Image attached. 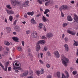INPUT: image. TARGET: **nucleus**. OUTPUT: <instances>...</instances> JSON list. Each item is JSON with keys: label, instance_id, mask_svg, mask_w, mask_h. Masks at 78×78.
<instances>
[{"label": "nucleus", "instance_id": "obj_1", "mask_svg": "<svg viewBox=\"0 0 78 78\" xmlns=\"http://www.w3.org/2000/svg\"><path fill=\"white\" fill-rule=\"evenodd\" d=\"M61 60L63 64L66 67L67 66V63L69 62V59L66 58L64 55H61Z\"/></svg>", "mask_w": 78, "mask_h": 78}, {"label": "nucleus", "instance_id": "obj_2", "mask_svg": "<svg viewBox=\"0 0 78 78\" xmlns=\"http://www.w3.org/2000/svg\"><path fill=\"white\" fill-rule=\"evenodd\" d=\"M41 44L42 45H44V44H45V41L44 40H40L37 42V44H36V50L37 51H38L40 50L41 49V46L39 44Z\"/></svg>", "mask_w": 78, "mask_h": 78}, {"label": "nucleus", "instance_id": "obj_3", "mask_svg": "<svg viewBox=\"0 0 78 78\" xmlns=\"http://www.w3.org/2000/svg\"><path fill=\"white\" fill-rule=\"evenodd\" d=\"M10 2H11V5L13 6H16V5L20 4V2H19L17 0H10Z\"/></svg>", "mask_w": 78, "mask_h": 78}, {"label": "nucleus", "instance_id": "obj_4", "mask_svg": "<svg viewBox=\"0 0 78 78\" xmlns=\"http://www.w3.org/2000/svg\"><path fill=\"white\" fill-rule=\"evenodd\" d=\"M68 9V6L66 5H63L59 8V9L62 11V9L63 10H66Z\"/></svg>", "mask_w": 78, "mask_h": 78}, {"label": "nucleus", "instance_id": "obj_5", "mask_svg": "<svg viewBox=\"0 0 78 78\" xmlns=\"http://www.w3.org/2000/svg\"><path fill=\"white\" fill-rule=\"evenodd\" d=\"M0 66L2 67L3 69L4 70V71H5V72H6L7 71V69H8V67L7 66H5V67H4V66L2 65V64L1 62H0Z\"/></svg>", "mask_w": 78, "mask_h": 78}, {"label": "nucleus", "instance_id": "obj_6", "mask_svg": "<svg viewBox=\"0 0 78 78\" xmlns=\"http://www.w3.org/2000/svg\"><path fill=\"white\" fill-rule=\"evenodd\" d=\"M54 54L55 56H56L57 58H59V53L58 51H56L54 52Z\"/></svg>", "mask_w": 78, "mask_h": 78}, {"label": "nucleus", "instance_id": "obj_7", "mask_svg": "<svg viewBox=\"0 0 78 78\" xmlns=\"http://www.w3.org/2000/svg\"><path fill=\"white\" fill-rule=\"evenodd\" d=\"M28 75V72H25L23 73L20 74V76L21 77H23V76H27Z\"/></svg>", "mask_w": 78, "mask_h": 78}, {"label": "nucleus", "instance_id": "obj_8", "mask_svg": "<svg viewBox=\"0 0 78 78\" xmlns=\"http://www.w3.org/2000/svg\"><path fill=\"white\" fill-rule=\"evenodd\" d=\"M29 2H30L28 1H25L23 3V5H24V6L23 5V6H24V7H26V6L27 7V6H28V3H29Z\"/></svg>", "mask_w": 78, "mask_h": 78}, {"label": "nucleus", "instance_id": "obj_9", "mask_svg": "<svg viewBox=\"0 0 78 78\" xmlns=\"http://www.w3.org/2000/svg\"><path fill=\"white\" fill-rule=\"evenodd\" d=\"M46 37H47L48 39L51 37H53V35L52 33H48L46 35Z\"/></svg>", "mask_w": 78, "mask_h": 78}, {"label": "nucleus", "instance_id": "obj_10", "mask_svg": "<svg viewBox=\"0 0 78 78\" xmlns=\"http://www.w3.org/2000/svg\"><path fill=\"white\" fill-rule=\"evenodd\" d=\"M6 11L8 14L11 15L14 14V12L12 10L9 11L8 10H6Z\"/></svg>", "mask_w": 78, "mask_h": 78}, {"label": "nucleus", "instance_id": "obj_11", "mask_svg": "<svg viewBox=\"0 0 78 78\" xmlns=\"http://www.w3.org/2000/svg\"><path fill=\"white\" fill-rule=\"evenodd\" d=\"M67 20L68 21H70V22H72L73 20V19L72 18L71 16L69 15L67 17Z\"/></svg>", "mask_w": 78, "mask_h": 78}, {"label": "nucleus", "instance_id": "obj_12", "mask_svg": "<svg viewBox=\"0 0 78 78\" xmlns=\"http://www.w3.org/2000/svg\"><path fill=\"white\" fill-rule=\"evenodd\" d=\"M37 34L36 32H33L32 34V37L33 38H35L37 37Z\"/></svg>", "mask_w": 78, "mask_h": 78}, {"label": "nucleus", "instance_id": "obj_13", "mask_svg": "<svg viewBox=\"0 0 78 78\" xmlns=\"http://www.w3.org/2000/svg\"><path fill=\"white\" fill-rule=\"evenodd\" d=\"M42 20L44 22H48V21H49V20L45 18L44 16H43Z\"/></svg>", "mask_w": 78, "mask_h": 78}, {"label": "nucleus", "instance_id": "obj_14", "mask_svg": "<svg viewBox=\"0 0 78 78\" xmlns=\"http://www.w3.org/2000/svg\"><path fill=\"white\" fill-rule=\"evenodd\" d=\"M74 20L75 22H77L78 23V16L76 15V14L74 15Z\"/></svg>", "mask_w": 78, "mask_h": 78}, {"label": "nucleus", "instance_id": "obj_15", "mask_svg": "<svg viewBox=\"0 0 78 78\" xmlns=\"http://www.w3.org/2000/svg\"><path fill=\"white\" fill-rule=\"evenodd\" d=\"M37 2L39 3L41 5L42 4V2H45V1H48V0H37Z\"/></svg>", "mask_w": 78, "mask_h": 78}, {"label": "nucleus", "instance_id": "obj_16", "mask_svg": "<svg viewBox=\"0 0 78 78\" xmlns=\"http://www.w3.org/2000/svg\"><path fill=\"white\" fill-rule=\"evenodd\" d=\"M64 47L65 48V51H67L69 50V48L68 46V45L66 44H65V45H64Z\"/></svg>", "mask_w": 78, "mask_h": 78}, {"label": "nucleus", "instance_id": "obj_17", "mask_svg": "<svg viewBox=\"0 0 78 78\" xmlns=\"http://www.w3.org/2000/svg\"><path fill=\"white\" fill-rule=\"evenodd\" d=\"M67 32L68 33H69V34H72L73 36H74V35H75V33L73 32V31H71L69 30H68L67 31Z\"/></svg>", "mask_w": 78, "mask_h": 78}, {"label": "nucleus", "instance_id": "obj_18", "mask_svg": "<svg viewBox=\"0 0 78 78\" xmlns=\"http://www.w3.org/2000/svg\"><path fill=\"white\" fill-rule=\"evenodd\" d=\"M12 39L13 40V41H15V42H19V38L14 37H12Z\"/></svg>", "mask_w": 78, "mask_h": 78}, {"label": "nucleus", "instance_id": "obj_19", "mask_svg": "<svg viewBox=\"0 0 78 78\" xmlns=\"http://www.w3.org/2000/svg\"><path fill=\"white\" fill-rule=\"evenodd\" d=\"M13 69H14V70H16V69H17V70H20L21 69V68L20 67H16V66H15L14 64H13Z\"/></svg>", "mask_w": 78, "mask_h": 78}, {"label": "nucleus", "instance_id": "obj_20", "mask_svg": "<svg viewBox=\"0 0 78 78\" xmlns=\"http://www.w3.org/2000/svg\"><path fill=\"white\" fill-rule=\"evenodd\" d=\"M19 58H25V55H24V54L22 53L20 55V56L19 57Z\"/></svg>", "mask_w": 78, "mask_h": 78}, {"label": "nucleus", "instance_id": "obj_21", "mask_svg": "<svg viewBox=\"0 0 78 78\" xmlns=\"http://www.w3.org/2000/svg\"><path fill=\"white\" fill-rule=\"evenodd\" d=\"M6 30L7 33H10L11 31V28L9 27H7L6 28Z\"/></svg>", "mask_w": 78, "mask_h": 78}, {"label": "nucleus", "instance_id": "obj_22", "mask_svg": "<svg viewBox=\"0 0 78 78\" xmlns=\"http://www.w3.org/2000/svg\"><path fill=\"white\" fill-rule=\"evenodd\" d=\"M56 75L58 78H60L61 77V72H58L56 73Z\"/></svg>", "mask_w": 78, "mask_h": 78}, {"label": "nucleus", "instance_id": "obj_23", "mask_svg": "<svg viewBox=\"0 0 78 78\" xmlns=\"http://www.w3.org/2000/svg\"><path fill=\"white\" fill-rule=\"evenodd\" d=\"M31 23H32L33 24H36V22L35 20H34V18H33L31 20Z\"/></svg>", "mask_w": 78, "mask_h": 78}, {"label": "nucleus", "instance_id": "obj_24", "mask_svg": "<svg viewBox=\"0 0 78 78\" xmlns=\"http://www.w3.org/2000/svg\"><path fill=\"white\" fill-rule=\"evenodd\" d=\"M49 12H50V10L48 9H46L45 10L44 14H47V13Z\"/></svg>", "mask_w": 78, "mask_h": 78}, {"label": "nucleus", "instance_id": "obj_25", "mask_svg": "<svg viewBox=\"0 0 78 78\" xmlns=\"http://www.w3.org/2000/svg\"><path fill=\"white\" fill-rule=\"evenodd\" d=\"M28 51L29 52V55L30 56H32V55H31V53L30 51L31 49H30V48H29L28 49Z\"/></svg>", "mask_w": 78, "mask_h": 78}, {"label": "nucleus", "instance_id": "obj_26", "mask_svg": "<svg viewBox=\"0 0 78 78\" xmlns=\"http://www.w3.org/2000/svg\"><path fill=\"white\" fill-rule=\"evenodd\" d=\"M50 1H49L48 2H47L45 3V5L46 6H48L49 5H50Z\"/></svg>", "mask_w": 78, "mask_h": 78}, {"label": "nucleus", "instance_id": "obj_27", "mask_svg": "<svg viewBox=\"0 0 78 78\" xmlns=\"http://www.w3.org/2000/svg\"><path fill=\"white\" fill-rule=\"evenodd\" d=\"M27 14L29 15H30L31 16H33L34 14V12H28Z\"/></svg>", "mask_w": 78, "mask_h": 78}, {"label": "nucleus", "instance_id": "obj_28", "mask_svg": "<svg viewBox=\"0 0 78 78\" xmlns=\"http://www.w3.org/2000/svg\"><path fill=\"white\" fill-rule=\"evenodd\" d=\"M42 26H43V24L42 23H40L39 24V28L42 29Z\"/></svg>", "mask_w": 78, "mask_h": 78}, {"label": "nucleus", "instance_id": "obj_29", "mask_svg": "<svg viewBox=\"0 0 78 78\" xmlns=\"http://www.w3.org/2000/svg\"><path fill=\"white\" fill-rule=\"evenodd\" d=\"M69 24L68 23H64L62 24V26L64 28V27H67V25H68Z\"/></svg>", "mask_w": 78, "mask_h": 78}, {"label": "nucleus", "instance_id": "obj_30", "mask_svg": "<svg viewBox=\"0 0 78 78\" xmlns=\"http://www.w3.org/2000/svg\"><path fill=\"white\" fill-rule=\"evenodd\" d=\"M17 49L18 50V51H20L22 50V48L21 47H17Z\"/></svg>", "mask_w": 78, "mask_h": 78}, {"label": "nucleus", "instance_id": "obj_31", "mask_svg": "<svg viewBox=\"0 0 78 78\" xmlns=\"http://www.w3.org/2000/svg\"><path fill=\"white\" fill-rule=\"evenodd\" d=\"M4 44L6 45H7L8 46H9L10 45V43L8 41H5Z\"/></svg>", "mask_w": 78, "mask_h": 78}, {"label": "nucleus", "instance_id": "obj_32", "mask_svg": "<svg viewBox=\"0 0 78 78\" xmlns=\"http://www.w3.org/2000/svg\"><path fill=\"white\" fill-rule=\"evenodd\" d=\"M6 8L8 9H12V7H11V5H6Z\"/></svg>", "mask_w": 78, "mask_h": 78}, {"label": "nucleus", "instance_id": "obj_33", "mask_svg": "<svg viewBox=\"0 0 78 78\" xmlns=\"http://www.w3.org/2000/svg\"><path fill=\"white\" fill-rule=\"evenodd\" d=\"M44 69H41V74H44Z\"/></svg>", "mask_w": 78, "mask_h": 78}, {"label": "nucleus", "instance_id": "obj_34", "mask_svg": "<svg viewBox=\"0 0 78 78\" xmlns=\"http://www.w3.org/2000/svg\"><path fill=\"white\" fill-rule=\"evenodd\" d=\"M46 55L48 56H51V53H50V52L48 51Z\"/></svg>", "mask_w": 78, "mask_h": 78}, {"label": "nucleus", "instance_id": "obj_35", "mask_svg": "<svg viewBox=\"0 0 78 78\" xmlns=\"http://www.w3.org/2000/svg\"><path fill=\"white\" fill-rule=\"evenodd\" d=\"M15 65L16 66H19V62H17L15 63Z\"/></svg>", "mask_w": 78, "mask_h": 78}, {"label": "nucleus", "instance_id": "obj_36", "mask_svg": "<svg viewBox=\"0 0 78 78\" xmlns=\"http://www.w3.org/2000/svg\"><path fill=\"white\" fill-rule=\"evenodd\" d=\"M65 41L66 42H68L69 41V38L67 37H65L64 39Z\"/></svg>", "mask_w": 78, "mask_h": 78}, {"label": "nucleus", "instance_id": "obj_37", "mask_svg": "<svg viewBox=\"0 0 78 78\" xmlns=\"http://www.w3.org/2000/svg\"><path fill=\"white\" fill-rule=\"evenodd\" d=\"M26 33L27 34H29L31 33L30 30H28L26 31Z\"/></svg>", "mask_w": 78, "mask_h": 78}, {"label": "nucleus", "instance_id": "obj_38", "mask_svg": "<svg viewBox=\"0 0 78 78\" xmlns=\"http://www.w3.org/2000/svg\"><path fill=\"white\" fill-rule=\"evenodd\" d=\"M36 73L37 75L39 76V74H40V71H36Z\"/></svg>", "mask_w": 78, "mask_h": 78}, {"label": "nucleus", "instance_id": "obj_39", "mask_svg": "<svg viewBox=\"0 0 78 78\" xmlns=\"http://www.w3.org/2000/svg\"><path fill=\"white\" fill-rule=\"evenodd\" d=\"M9 20L11 22H12V16H10L9 17Z\"/></svg>", "mask_w": 78, "mask_h": 78}, {"label": "nucleus", "instance_id": "obj_40", "mask_svg": "<svg viewBox=\"0 0 78 78\" xmlns=\"http://www.w3.org/2000/svg\"><path fill=\"white\" fill-rule=\"evenodd\" d=\"M62 78H66V76L64 75V73H62Z\"/></svg>", "mask_w": 78, "mask_h": 78}, {"label": "nucleus", "instance_id": "obj_41", "mask_svg": "<svg viewBox=\"0 0 78 78\" xmlns=\"http://www.w3.org/2000/svg\"><path fill=\"white\" fill-rule=\"evenodd\" d=\"M77 71H74L73 72V75H76V74H77Z\"/></svg>", "mask_w": 78, "mask_h": 78}, {"label": "nucleus", "instance_id": "obj_42", "mask_svg": "<svg viewBox=\"0 0 78 78\" xmlns=\"http://www.w3.org/2000/svg\"><path fill=\"white\" fill-rule=\"evenodd\" d=\"M61 12V16L62 17H64V14L62 13V10H60Z\"/></svg>", "mask_w": 78, "mask_h": 78}, {"label": "nucleus", "instance_id": "obj_43", "mask_svg": "<svg viewBox=\"0 0 78 78\" xmlns=\"http://www.w3.org/2000/svg\"><path fill=\"white\" fill-rule=\"evenodd\" d=\"M9 64V62H6L5 64V67H8V65Z\"/></svg>", "mask_w": 78, "mask_h": 78}, {"label": "nucleus", "instance_id": "obj_44", "mask_svg": "<svg viewBox=\"0 0 78 78\" xmlns=\"http://www.w3.org/2000/svg\"><path fill=\"white\" fill-rule=\"evenodd\" d=\"M46 67L47 68H50V64L48 63H47L46 64Z\"/></svg>", "mask_w": 78, "mask_h": 78}, {"label": "nucleus", "instance_id": "obj_45", "mask_svg": "<svg viewBox=\"0 0 78 78\" xmlns=\"http://www.w3.org/2000/svg\"><path fill=\"white\" fill-rule=\"evenodd\" d=\"M74 44L75 46H78V43L76 42L75 41H74Z\"/></svg>", "mask_w": 78, "mask_h": 78}, {"label": "nucleus", "instance_id": "obj_46", "mask_svg": "<svg viewBox=\"0 0 78 78\" xmlns=\"http://www.w3.org/2000/svg\"><path fill=\"white\" fill-rule=\"evenodd\" d=\"M19 27L18 26H16L14 27V29H15V30H17V29Z\"/></svg>", "mask_w": 78, "mask_h": 78}, {"label": "nucleus", "instance_id": "obj_47", "mask_svg": "<svg viewBox=\"0 0 78 78\" xmlns=\"http://www.w3.org/2000/svg\"><path fill=\"white\" fill-rule=\"evenodd\" d=\"M48 78H52V76L50 75H48L47 76Z\"/></svg>", "mask_w": 78, "mask_h": 78}, {"label": "nucleus", "instance_id": "obj_48", "mask_svg": "<svg viewBox=\"0 0 78 78\" xmlns=\"http://www.w3.org/2000/svg\"><path fill=\"white\" fill-rule=\"evenodd\" d=\"M41 38L43 39H47L46 37H45V36H42Z\"/></svg>", "mask_w": 78, "mask_h": 78}, {"label": "nucleus", "instance_id": "obj_49", "mask_svg": "<svg viewBox=\"0 0 78 78\" xmlns=\"http://www.w3.org/2000/svg\"><path fill=\"white\" fill-rule=\"evenodd\" d=\"M44 50L45 51H47L48 50V48L47 46H45L44 47Z\"/></svg>", "mask_w": 78, "mask_h": 78}, {"label": "nucleus", "instance_id": "obj_50", "mask_svg": "<svg viewBox=\"0 0 78 78\" xmlns=\"http://www.w3.org/2000/svg\"><path fill=\"white\" fill-rule=\"evenodd\" d=\"M21 42H22V44L23 46L24 47V46H25V42L23 41H22Z\"/></svg>", "mask_w": 78, "mask_h": 78}, {"label": "nucleus", "instance_id": "obj_51", "mask_svg": "<svg viewBox=\"0 0 78 78\" xmlns=\"http://www.w3.org/2000/svg\"><path fill=\"white\" fill-rule=\"evenodd\" d=\"M20 30V27H18L17 30H16L17 31L19 32Z\"/></svg>", "mask_w": 78, "mask_h": 78}, {"label": "nucleus", "instance_id": "obj_52", "mask_svg": "<svg viewBox=\"0 0 78 78\" xmlns=\"http://www.w3.org/2000/svg\"><path fill=\"white\" fill-rule=\"evenodd\" d=\"M43 29L44 31H47V29L45 28V26L44 25V26Z\"/></svg>", "mask_w": 78, "mask_h": 78}, {"label": "nucleus", "instance_id": "obj_53", "mask_svg": "<svg viewBox=\"0 0 78 78\" xmlns=\"http://www.w3.org/2000/svg\"><path fill=\"white\" fill-rule=\"evenodd\" d=\"M17 22V20H15L14 23H13L14 25H16V23Z\"/></svg>", "mask_w": 78, "mask_h": 78}, {"label": "nucleus", "instance_id": "obj_54", "mask_svg": "<svg viewBox=\"0 0 78 78\" xmlns=\"http://www.w3.org/2000/svg\"><path fill=\"white\" fill-rule=\"evenodd\" d=\"M11 70V67H9L8 68V71H10Z\"/></svg>", "mask_w": 78, "mask_h": 78}, {"label": "nucleus", "instance_id": "obj_55", "mask_svg": "<svg viewBox=\"0 0 78 78\" xmlns=\"http://www.w3.org/2000/svg\"><path fill=\"white\" fill-rule=\"evenodd\" d=\"M65 36V35L64 34H63L62 37V39H64V38Z\"/></svg>", "mask_w": 78, "mask_h": 78}, {"label": "nucleus", "instance_id": "obj_56", "mask_svg": "<svg viewBox=\"0 0 78 78\" xmlns=\"http://www.w3.org/2000/svg\"><path fill=\"white\" fill-rule=\"evenodd\" d=\"M39 62H40L41 63V64H43V62L42 61V60H39Z\"/></svg>", "mask_w": 78, "mask_h": 78}, {"label": "nucleus", "instance_id": "obj_57", "mask_svg": "<svg viewBox=\"0 0 78 78\" xmlns=\"http://www.w3.org/2000/svg\"><path fill=\"white\" fill-rule=\"evenodd\" d=\"M5 21L6 23H8V22L7 21V19H6V18L5 19Z\"/></svg>", "mask_w": 78, "mask_h": 78}, {"label": "nucleus", "instance_id": "obj_58", "mask_svg": "<svg viewBox=\"0 0 78 78\" xmlns=\"http://www.w3.org/2000/svg\"><path fill=\"white\" fill-rule=\"evenodd\" d=\"M73 68L72 67H71L70 68V70L71 71V72H72V71H73Z\"/></svg>", "mask_w": 78, "mask_h": 78}, {"label": "nucleus", "instance_id": "obj_59", "mask_svg": "<svg viewBox=\"0 0 78 78\" xmlns=\"http://www.w3.org/2000/svg\"><path fill=\"white\" fill-rule=\"evenodd\" d=\"M65 72L66 75L69 74V73H68V72L67 71H65Z\"/></svg>", "mask_w": 78, "mask_h": 78}, {"label": "nucleus", "instance_id": "obj_60", "mask_svg": "<svg viewBox=\"0 0 78 78\" xmlns=\"http://www.w3.org/2000/svg\"><path fill=\"white\" fill-rule=\"evenodd\" d=\"M14 69L15 70V71L16 72V73H18V72H19V71L17 69Z\"/></svg>", "mask_w": 78, "mask_h": 78}, {"label": "nucleus", "instance_id": "obj_61", "mask_svg": "<svg viewBox=\"0 0 78 78\" xmlns=\"http://www.w3.org/2000/svg\"><path fill=\"white\" fill-rule=\"evenodd\" d=\"M16 18L17 19L19 17V15H16Z\"/></svg>", "mask_w": 78, "mask_h": 78}, {"label": "nucleus", "instance_id": "obj_62", "mask_svg": "<svg viewBox=\"0 0 78 78\" xmlns=\"http://www.w3.org/2000/svg\"><path fill=\"white\" fill-rule=\"evenodd\" d=\"M40 55H41V58H42L43 56H42V55H43V54L42 53H41V54H40Z\"/></svg>", "mask_w": 78, "mask_h": 78}, {"label": "nucleus", "instance_id": "obj_63", "mask_svg": "<svg viewBox=\"0 0 78 78\" xmlns=\"http://www.w3.org/2000/svg\"><path fill=\"white\" fill-rule=\"evenodd\" d=\"M24 17H25V18H27V14H25L24 15Z\"/></svg>", "mask_w": 78, "mask_h": 78}, {"label": "nucleus", "instance_id": "obj_64", "mask_svg": "<svg viewBox=\"0 0 78 78\" xmlns=\"http://www.w3.org/2000/svg\"><path fill=\"white\" fill-rule=\"evenodd\" d=\"M27 78H33V76H28L27 77Z\"/></svg>", "mask_w": 78, "mask_h": 78}]
</instances>
